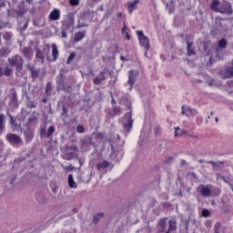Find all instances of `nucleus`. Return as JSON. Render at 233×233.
I'll list each match as a JSON object with an SVG mask.
<instances>
[{
	"label": "nucleus",
	"instance_id": "obj_15",
	"mask_svg": "<svg viewBox=\"0 0 233 233\" xmlns=\"http://www.w3.org/2000/svg\"><path fill=\"white\" fill-rule=\"evenodd\" d=\"M187 42V56L188 57L192 56H196V47L194 46V43L188 41V39H186Z\"/></svg>",
	"mask_w": 233,
	"mask_h": 233
},
{
	"label": "nucleus",
	"instance_id": "obj_29",
	"mask_svg": "<svg viewBox=\"0 0 233 233\" xmlns=\"http://www.w3.org/2000/svg\"><path fill=\"white\" fill-rule=\"evenodd\" d=\"M211 196L212 198H218V196H221V189L219 187H212Z\"/></svg>",
	"mask_w": 233,
	"mask_h": 233
},
{
	"label": "nucleus",
	"instance_id": "obj_37",
	"mask_svg": "<svg viewBox=\"0 0 233 233\" xmlns=\"http://www.w3.org/2000/svg\"><path fill=\"white\" fill-rule=\"evenodd\" d=\"M76 57V53H71L67 58L66 64L70 65V63H72V61H74V58Z\"/></svg>",
	"mask_w": 233,
	"mask_h": 233
},
{
	"label": "nucleus",
	"instance_id": "obj_60",
	"mask_svg": "<svg viewBox=\"0 0 233 233\" xmlns=\"http://www.w3.org/2000/svg\"><path fill=\"white\" fill-rule=\"evenodd\" d=\"M198 163H199V165H203V163H205V160L199 159V160H198Z\"/></svg>",
	"mask_w": 233,
	"mask_h": 233
},
{
	"label": "nucleus",
	"instance_id": "obj_40",
	"mask_svg": "<svg viewBox=\"0 0 233 233\" xmlns=\"http://www.w3.org/2000/svg\"><path fill=\"white\" fill-rule=\"evenodd\" d=\"M70 6H79V0H69Z\"/></svg>",
	"mask_w": 233,
	"mask_h": 233
},
{
	"label": "nucleus",
	"instance_id": "obj_43",
	"mask_svg": "<svg viewBox=\"0 0 233 233\" xmlns=\"http://www.w3.org/2000/svg\"><path fill=\"white\" fill-rule=\"evenodd\" d=\"M202 216L203 218H208L210 216V211H208V209H203Z\"/></svg>",
	"mask_w": 233,
	"mask_h": 233
},
{
	"label": "nucleus",
	"instance_id": "obj_61",
	"mask_svg": "<svg viewBox=\"0 0 233 233\" xmlns=\"http://www.w3.org/2000/svg\"><path fill=\"white\" fill-rule=\"evenodd\" d=\"M75 152H77V146H74L72 148Z\"/></svg>",
	"mask_w": 233,
	"mask_h": 233
},
{
	"label": "nucleus",
	"instance_id": "obj_52",
	"mask_svg": "<svg viewBox=\"0 0 233 233\" xmlns=\"http://www.w3.org/2000/svg\"><path fill=\"white\" fill-rule=\"evenodd\" d=\"M126 39L130 41V34H128V32H126Z\"/></svg>",
	"mask_w": 233,
	"mask_h": 233
},
{
	"label": "nucleus",
	"instance_id": "obj_9",
	"mask_svg": "<svg viewBox=\"0 0 233 233\" xmlns=\"http://www.w3.org/2000/svg\"><path fill=\"white\" fill-rule=\"evenodd\" d=\"M112 164L106 160L96 164V170H98V172H107V170H112Z\"/></svg>",
	"mask_w": 233,
	"mask_h": 233
},
{
	"label": "nucleus",
	"instance_id": "obj_56",
	"mask_svg": "<svg viewBox=\"0 0 233 233\" xmlns=\"http://www.w3.org/2000/svg\"><path fill=\"white\" fill-rule=\"evenodd\" d=\"M48 102V98L46 96L42 99V103H47Z\"/></svg>",
	"mask_w": 233,
	"mask_h": 233
},
{
	"label": "nucleus",
	"instance_id": "obj_39",
	"mask_svg": "<svg viewBox=\"0 0 233 233\" xmlns=\"http://www.w3.org/2000/svg\"><path fill=\"white\" fill-rule=\"evenodd\" d=\"M40 137H46V127L40 128Z\"/></svg>",
	"mask_w": 233,
	"mask_h": 233
},
{
	"label": "nucleus",
	"instance_id": "obj_1",
	"mask_svg": "<svg viewBox=\"0 0 233 233\" xmlns=\"http://www.w3.org/2000/svg\"><path fill=\"white\" fill-rule=\"evenodd\" d=\"M8 63L10 66L15 68L16 72H21V70H23V65H25V60L23 59V56L16 55L8 58Z\"/></svg>",
	"mask_w": 233,
	"mask_h": 233
},
{
	"label": "nucleus",
	"instance_id": "obj_11",
	"mask_svg": "<svg viewBox=\"0 0 233 233\" xmlns=\"http://www.w3.org/2000/svg\"><path fill=\"white\" fill-rule=\"evenodd\" d=\"M24 137L26 145H28L34 141V137H35V132H34L32 129H26L24 131Z\"/></svg>",
	"mask_w": 233,
	"mask_h": 233
},
{
	"label": "nucleus",
	"instance_id": "obj_57",
	"mask_svg": "<svg viewBox=\"0 0 233 233\" xmlns=\"http://www.w3.org/2000/svg\"><path fill=\"white\" fill-rule=\"evenodd\" d=\"M25 3H28V5H32L34 3V0H25Z\"/></svg>",
	"mask_w": 233,
	"mask_h": 233
},
{
	"label": "nucleus",
	"instance_id": "obj_3",
	"mask_svg": "<svg viewBox=\"0 0 233 233\" xmlns=\"http://www.w3.org/2000/svg\"><path fill=\"white\" fill-rule=\"evenodd\" d=\"M159 225L162 228L160 230V232L172 233V232L176 231V229L177 228V226H176L177 225L176 221H174V220H169L168 221L169 228H168L167 230L165 229V228L167 227V222L165 220H161L159 222Z\"/></svg>",
	"mask_w": 233,
	"mask_h": 233
},
{
	"label": "nucleus",
	"instance_id": "obj_4",
	"mask_svg": "<svg viewBox=\"0 0 233 233\" xmlns=\"http://www.w3.org/2000/svg\"><path fill=\"white\" fill-rule=\"evenodd\" d=\"M5 138L6 141L10 143V145H23V138H21V137L17 136L16 134L8 133Z\"/></svg>",
	"mask_w": 233,
	"mask_h": 233
},
{
	"label": "nucleus",
	"instance_id": "obj_24",
	"mask_svg": "<svg viewBox=\"0 0 233 233\" xmlns=\"http://www.w3.org/2000/svg\"><path fill=\"white\" fill-rule=\"evenodd\" d=\"M56 83L60 88L65 90V76L63 75H59L56 78Z\"/></svg>",
	"mask_w": 233,
	"mask_h": 233
},
{
	"label": "nucleus",
	"instance_id": "obj_64",
	"mask_svg": "<svg viewBox=\"0 0 233 233\" xmlns=\"http://www.w3.org/2000/svg\"><path fill=\"white\" fill-rule=\"evenodd\" d=\"M120 59H121V61H125V56H121Z\"/></svg>",
	"mask_w": 233,
	"mask_h": 233
},
{
	"label": "nucleus",
	"instance_id": "obj_45",
	"mask_svg": "<svg viewBox=\"0 0 233 233\" xmlns=\"http://www.w3.org/2000/svg\"><path fill=\"white\" fill-rule=\"evenodd\" d=\"M6 115L8 116V117L10 119L11 125H14V116L10 114V110L7 109Z\"/></svg>",
	"mask_w": 233,
	"mask_h": 233
},
{
	"label": "nucleus",
	"instance_id": "obj_44",
	"mask_svg": "<svg viewBox=\"0 0 233 233\" xmlns=\"http://www.w3.org/2000/svg\"><path fill=\"white\" fill-rule=\"evenodd\" d=\"M66 172H72V170H76V167L72 165H69L65 167Z\"/></svg>",
	"mask_w": 233,
	"mask_h": 233
},
{
	"label": "nucleus",
	"instance_id": "obj_28",
	"mask_svg": "<svg viewBox=\"0 0 233 233\" xmlns=\"http://www.w3.org/2000/svg\"><path fill=\"white\" fill-rule=\"evenodd\" d=\"M111 116H121V107L117 106H114L112 107V110L110 112Z\"/></svg>",
	"mask_w": 233,
	"mask_h": 233
},
{
	"label": "nucleus",
	"instance_id": "obj_54",
	"mask_svg": "<svg viewBox=\"0 0 233 233\" xmlns=\"http://www.w3.org/2000/svg\"><path fill=\"white\" fill-rule=\"evenodd\" d=\"M177 130H181L179 127H177L176 130H175V137H177V136H179L177 134Z\"/></svg>",
	"mask_w": 233,
	"mask_h": 233
},
{
	"label": "nucleus",
	"instance_id": "obj_59",
	"mask_svg": "<svg viewBox=\"0 0 233 233\" xmlns=\"http://www.w3.org/2000/svg\"><path fill=\"white\" fill-rule=\"evenodd\" d=\"M66 33L65 31H62V37H66Z\"/></svg>",
	"mask_w": 233,
	"mask_h": 233
},
{
	"label": "nucleus",
	"instance_id": "obj_13",
	"mask_svg": "<svg viewBox=\"0 0 233 233\" xmlns=\"http://www.w3.org/2000/svg\"><path fill=\"white\" fill-rule=\"evenodd\" d=\"M137 79V72L134 70H130L128 72V80H127V83L130 86V88H134V85H136Z\"/></svg>",
	"mask_w": 233,
	"mask_h": 233
},
{
	"label": "nucleus",
	"instance_id": "obj_2",
	"mask_svg": "<svg viewBox=\"0 0 233 233\" xmlns=\"http://www.w3.org/2000/svg\"><path fill=\"white\" fill-rule=\"evenodd\" d=\"M137 35L140 46H143V48H145L147 54V52L150 50V39L148 38V36L145 35L143 31H137Z\"/></svg>",
	"mask_w": 233,
	"mask_h": 233
},
{
	"label": "nucleus",
	"instance_id": "obj_26",
	"mask_svg": "<svg viewBox=\"0 0 233 233\" xmlns=\"http://www.w3.org/2000/svg\"><path fill=\"white\" fill-rule=\"evenodd\" d=\"M37 116H39V113H36L35 111H34L28 117L27 119V123H35V121H37Z\"/></svg>",
	"mask_w": 233,
	"mask_h": 233
},
{
	"label": "nucleus",
	"instance_id": "obj_58",
	"mask_svg": "<svg viewBox=\"0 0 233 233\" xmlns=\"http://www.w3.org/2000/svg\"><path fill=\"white\" fill-rule=\"evenodd\" d=\"M125 30H127V25L124 24V27L122 29V34H125Z\"/></svg>",
	"mask_w": 233,
	"mask_h": 233
},
{
	"label": "nucleus",
	"instance_id": "obj_6",
	"mask_svg": "<svg viewBox=\"0 0 233 233\" xmlns=\"http://www.w3.org/2000/svg\"><path fill=\"white\" fill-rule=\"evenodd\" d=\"M210 187L212 186L200 185L198 187L197 192H199L202 198H210V196H212V189L210 188Z\"/></svg>",
	"mask_w": 233,
	"mask_h": 233
},
{
	"label": "nucleus",
	"instance_id": "obj_8",
	"mask_svg": "<svg viewBox=\"0 0 233 233\" xmlns=\"http://www.w3.org/2000/svg\"><path fill=\"white\" fill-rule=\"evenodd\" d=\"M181 114L182 116H186L187 117H194L198 116V110L191 108L188 106L183 105L181 107Z\"/></svg>",
	"mask_w": 233,
	"mask_h": 233
},
{
	"label": "nucleus",
	"instance_id": "obj_62",
	"mask_svg": "<svg viewBox=\"0 0 233 233\" xmlns=\"http://www.w3.org/2000/svg\"><path fill=\"white\" fill-rule=\"evenodd\" d=\"M83 26H86V25H78L77 28H83Z\"/></svg>",
	"mask_w": 233,
	"mask_h": 233
},
{
	"label": "nucleus",
	"instance_id": "obj_25",
	"mask_svg": "<svg viewBox=\"0 0 233 233\" xmlns=\"http://www.w3.org/2000/svg\"><path fill=\"white\" fill-rule=\"evenodd\" d=\"M26 67L28 68L29 72H31L32 77H39V72L34 68V66H30V64H27Z\"/></svg>",
	"mask_w": 233,
	"mask_h": 233
},
{
	"label": "nucleus",
	"instance_id": "obj_23",
	"mask_svg": "<svg viewBox=\"0 0 233 233\" xmlns=\"http://www.w3.org/2000/svg\"><path fill=\"white\" fill-rule=\"evenodd\" d=\"M133 125H134V120L132 119V117H129L127 120V123L123 126V128L126 132H130V130H132Z\"/></svg>",
	"mask_w": 233,
	"mask_h": 233
},
{
	"label": "nucleus",
	"instance_id": "obj_33",
	"mask_svg": "<svg viewBox=\"0 0 233 233\" xmlns=\"http://www.w3.org/2000/svg\"><path fill=\"white\" fill-rule=\"evenodd\" d=\"M46 96H52V83L48 82L46 86Z\"/></svg>",
	"mask_w": 233,
	"mask_h": 233
},
{
	"label": "nucleus",
	"instance_id": "obj_16",
	"mask_svg": "<svg viewBox=\"0 0 233 233\" xmlns=\"http://www.w3.org/2000/svg\"><path fill=\"white\" fill-rule=\"evenodd\" d=\"M105 74H106V70H103L99 73L100 77L96 76L93 79V83L94 85H101V83H103V81H105L106 79V76H105Z\"/></svg>",
	"mask_w": 233,
	"mask_h": 233
},
{
	"label": "nucleus",
	"instance_id": "obj_20",
	"mask_svg": "<svg viewBox=\"0 0 233 233\" xmlns=\"http://www.w3.org/2000/svg\"><path fill=\"white\" fill-rule=\"evenodd\" d=\"M5 119H6L5 114H0V136L6 128V123L5 122Z\"/></svg>",
	"mask_w": 233,
	"mask_h": 233
},
{
	"label": "nucleus",
	"instance_id": "obj_19",
	"mask_svg": "<svg viewBox=\"0 0 233 233\" xmlns=\"http://www.w3.org/2000/svg\"><path fill=\"white\" fill-rule=\"evenodd\" d=\"M86 35V31H79L75 34L74 41L75 43H79V41H83L85 39V36Z\"/></svg>",
	"mask_w": 233,
	"mask_h": 233
},
{
	"label": "nucleus",
	"instance_id": "obj_41",
	"mask_svg": "<svg viewBox=\"0 0 233 233\" xmlns=\"http://www.w3.org/2000/svg\"><path fill=\"white\" fill-rule=\"evenodd\" d=\"M76 132L78 134H83L85 133V127H83V125H79L76 127Z\"/></svg>",
	"mask_w": 233,
	"mask_h": 233
},
{
	"label": "nucleus",
	"instance_id": "obj_48",
	"mask_svg": "<svg viewBox=\"0 0 233 233\" xmlns=\"http://www.w3.org/2000/svg\"><path fill=\"white\" fill-rule=\"evenodd\" d=\"M12 99H14V101H17V93L16 92L12 93Z\"/></svg>",
	"mask_w": 233,
	"mask_h": 233
},
{
	"label": "nucleus",
	"instance_id": "obj_34",
	"mask_svg": "<svg viewBox=\"0 0 233 233\" xmlns=\"http://www.w3.org/2000/svg\"><path fill=\"white\" fill-rule=\"evenodd\" d=\"M3 37L5 41H12V37H14V34H12V32H6L4 34Z\"/></svg>",
	"mask_w": 233,
	"mask_h": 233
},
{
	"label": "nucleus",
	"instance_id": "obj_53",
	"mask_svg": "<svg viewBox=\"0 0 233 233\" xmlns=\"http://www.w3.org/2000/svg\"><path fill=\"white\" fill-rule=\"evenodd\" d=\"M35 105L34 104V102H31L30 104H29V107L30 108H35Z\"/></svg>",
	"mask_w": 233,
	"mask_h": 233
},
{
	"label": "nucleus",
	"instance_id": "obj_42",
	"mask_svg": "<svg viewBox=\"0 0 233 233\" xmlns=\"http://www.w3.org/2000/svg\"><path fill=\"white\" fill-rule=\"evenodd\" d=\"M174 161V157H168L164 160V165H170Z\"/></svg>",
	"mask_w": 233,
	"mask_h": 233
},
{
	"label": "nucleus",
	"instance_id": "obj_36",
	"mask_svg": "<svg viewBox=\"0 0 233 233\" xmlns=\"http://www.w3.org/2000/svg\"><path fill=\"white\" fill-rule=\"evenodd\" d=\"M101 218H103V213H98L93 218L94 223H96V224L99 223V219H101Z\"/></svg>",
	"mask_w": 233,
	"mask_h": 233
},
{
	"label": "nucleus",
	"instance_id": "obj_21",
	"mask_svg": "<svg viewBox=\"0 0 233 233\" xmlns=\"http://www.w3.org/2000/svg\"><path fill=\"white\" fill-rule=\"evenodd\" d=\"M219 5H220L219 0H212V3H211V5H209V8H210L213 12H216L217 14H218V12H219Z\"/></svg>",
	"mask_w": 233,
	"mask_h": 233
},
{
	"label": "nucleus",
	"instance_id": "obj_55",
	"mask_svg": "<svg viewBox=\"0 0 233 233\" xmlns=\"http://www.w3.org/2000/svg\"><path fill=\"white\" fill-rule=\"evenodd\" d=\"M116 17H119V18L123 17V13H121V12L117 13Z\"/></svg>",
	"mask_w": 233,
	"mask_h": 233
},
{
	"label": "nucleus",
	"instance_id": "obj_32",
	"mask_svg": "<svg viewBox=\"0 0 233 233\" xmlns=\"http://www.w3.org/2000/svg\"><path fill=\"white\" fill-rule=\"evenodd\" d=\"M225 76L228 79H230V77H233V66L228 67L225 71Z\"/></svg>",
	"mask_w": 233,
	"mask_h": 233
},
{
	"label": "nucleus",
	"instance_id": "obj_35",
	"mask_svg": "<svg viewBox=\"0 0 233 233\" xmlns=\"http://www.w3.org/2000/svg\"><path fill=\"white\" fill-rule=\"evenodd\" d=\"M154 134L156 137H157L158 136H161V126H157L154 127Z\"/></svg>",
	"mask_w": 233,
	"mask_h": 233
},
{
	"label": "nucleus",
	"instance_id": "obj_10",
	"mask_svg": "<svg viewBox=\"0 0 233 233\" xmlns=\"http://www.w3.org/2000/svg\"><path fill=\"white\" fill-rule=\"evenodd\" d=\"M138 5H139V0H134L133 2L128 1L127 4L124 5V6H127L129 15H132V14H134V11L137 10Z\"/></svg>",
	"mask_w": 233,
	"mask_h": 233
},
{
	"label": "nucleus",
	"instance_id": "obj_12",
	"mask_svg": "<svg viewBox=\"0 0 233 233\" xmlns=\"http://www.w3.org/2000/svg\"><path fill=\"white\" fill-rule=\"evenodd\" d=\"M232 5L230 3L222 5L218 9V14H226L227 15H232Z\"/></svg>",
	"mask_w": 233,
	"mask_h": 233
},
{
	"label": "nucleus",
	"instance_id": "obj_47",
	"mask_svg": "<svg viewBox=\"0 0 233 233\" xmlns=\"http://www.w3.org/2000/svg\"><path fill=\"white\" fill-rule=\"evenodd\" d=\"M196 123H197V125H198V127H200V125L203 123V118L202 117H197Z\"/></svg>",
	"mask_w": 233,
	"mask_h": 233
},
{
	"label": "nucleus",
	"instance_id": "obj_17",
	"mask_svg": "<svg viewBox=\"0 0 233 233\" xmlns=\"http://www.w3.org/2000/svg\"><path fill=\"white\" fill-rule=\"evenodd\" d=\"M21 54L25 57V59H32L34 57V50L30 47H24L21 51Z\"/></svg>",
	"mask_w": 233,
	"mask_h": 233
},
{
	"label": "nucleus",
	"instance_id": "obj_51",
	"mask_svg": "<svg viewBox=\"0 0 233 233\" xmlns=\"http://www.w3.org/2000/svg\"><path fill=\"white\" fill-rule=\"evenodd\" d=\"M26 28H28V20L25 23L22 30H26Z\"/></svg>",
	"mask_w": 233,
	"mask_h": 233
},
{
	"label": "nucleus",
	"instance_id": "obj_63",
	"mask_svg": "<svg viewBox=\"0 0 233 233\" xmlns=\"http://www.w3.org/2000/svg\"><path fill=\"white\" fill-rule=\"evenodd\" d=\"M111 103H112L113 105H116V100L113 98V99L111 100Z\"/></svg>",
	"mask_w": 233,
	"mask_h": 233
},
{
	"label": "nucleus",
	"instance_id": "obj_7",
	"mask_svg": "<svg viewBox=\"0 0 233 233\" xmlns=\"http://www.w3.org/2000/svg\"><path fill=\"white\" fill-rule=\"evenodd\" d=\"M208 165H211L213 170H215V172H221V170H223L225 168V167H227V161H208L207 162Z\"/></svg>",
	"mask_w": 233,
	"mask_h": 233
},
{
	"label": "nucleus",
	"instance_id": "obj_30",
	"mask_svg": "<svg viewBox=\"0 0 233 233\" xmlns=\"http://www.w3.org/2000/svg\"><path fill=\"white\" fill-rule=\"evenodd\" d=\"M68 185H69L70 188H77V183H76V181H74V177H72V176L68 177Z\"/></svg>",
	"mask_w": 233,
	"mask_h": 233
},
{
	"label": "nucleus",
	"instance_id": "obj_50",
	"mask_svg": "<svg viewBox=\"0 0 233 233\" xmlns=\"http://www.w3.org/2000/svg\"><path fill=\"white\" fill-rule=\"evenodd\" d=\"M180 162H181L180 164L181 167H185V165H188L185 159H181Z\"/></svg>",
	"mask_w": 233,
	"mask_h": 233
},
{
	"label": "nucleus",
	"instance_id": "obj_27",
	"mask_svg": "<svg viewBox=\"0 0 233 233\" xmlns=\"http://www.w3.org/2000/svg\"><path fill=\"white\" fill-rule=\"evenodd\" d=\"M56 132V127L50 126L47 129V132L46 134V139H50L52 136H54V133Z\"/></svg>",
	"mask_w": 233,
	"mask_h": 233
},
{
	"label": "nucleus",
	"instance_id": "obj_38",
	"mask_svg": "<svg viewBox=\"0 0 233 233\" xmlns=\"http://www.w3.org/2000/svg\"><path fill=\"white\" fill-rule=\"evenodd\" d=\"M61 116H63L64 117H68V108H66V106H63V107H62Z\"/></svg>",
	"mask_w": 233,
	"mask_h": 233
},
{
	"label": "nucleus",
	"instance_id": "obj_18",
	"mask_svg": "<svg viewBox=\"0 0 233 233\" xmlns=\"http://www.w3.org/2000/svg\"><path fill=\"white\" fill-rule=\"evenodd\" d=\"M14 70L8 66H5L4 69L0 66V77L5 76V77H10L12 76Z\"/></svg>",
	"mask_w": 233,
	"mask_h": 233
},
{
	"label": "nucleus",
	"instance_id": "obj_46",
	"mask_svg": "<svg viewBox=\"0 0 233 233\" xmlns=\"http://www.w3.org/2000/svg\"><path fill=\"white\" fill-rule=\"evenodd\" d=\"M66 157L68 161H72V159L75 157L74 153H67Z\"/></svg>",
	"mask_w": 233,
	"mask_h": 233
},
{
	"label": "nucleus",
	"instance_id": "obj_31",
	"mask_svg": "<svg viewBox=\"0 0 233 233\" xmlns=\"http://www.w3.org/2000/svg\"><path fill=\"white\" fill-rule=\"evenodd\" d=\"M35 57L36 59H41L42 63L45 61V54H43L41 49H36Z\"/></svg>",
	"mask_w": 233,
	"mask_h": 233
},
{
	"label": "nucleus",
	"instance_id": "obj_5",
	"mask_svg": "<svg viewBox=\"0 0 233 233\" xmlns=\"http://www.w3.org/2000/svg\"><path fill=\"white\" fill-rule=\"evenodd\" d=\"M228 45V43L227 42V39L221 38L220 40H218V46L216 47V54L218 59H221V54H223V50H227Z\"/></svg>",
	"mask_w": 233,
	"mask_h": 233
},
{
	"label": "nucleus",
	"instance_id": "obj_49",
	"mask_svg": "<svg viewBox=\"0 0 233 233\" xmlns=\"http://www.w3.org/2000/svg\"><path fill=\"white\" fill-rule=\"evenodd\" d=\"M17 14V15H25V10H19L15 12Z\"/></svg>",
	"mask_w": 233,
	"mask_h": 233
},
{
	"label": "nucleus",
	"instance_id": "obj_22",
	"mask_svg": "<svg viewBox=\"0 0 233 233\" xmlns=\"http://www.w3.org/2000/svg\"><path fill=\"white\" fill-rule=\"evenodd\" d=\"M52 56L53 61H57V57H59V50H57V45H52Z\"/></svg>",
	"mask_w": 233,
	"mask_h": 233
},
{
	"label": "nucleus",
	"instance_id": "obj_14",
	"mask_svg": "<svg viewBox=\"0 0 233 233\" xmlns=\"http://www.w3.org/2000/svg\"><path fill=\"white\" fill-rule=\"evenodd\" d=\"M61 19V11L55 8L48 15V21H59Z\"/></svg>",
	"mask_w": 233,
	"mask_h": 233
}]
</instances>
